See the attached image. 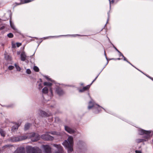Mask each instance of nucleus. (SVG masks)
Returning a JSON list of instances; mask_svg holds the SVG:
<instances>
[{"label": "nucleus", "mask_w": 153, "mask_h": 153, "mask_svg": "<svg viewBox=\"0 0 153 153\" xmlns=\"http://www.w3.org/2000/svg\"><path fill=\"white\" fill-rule=\"evenodd\" d=\"M40 137L37 134L32 133H30L29 135L14 136L10 138L9 140L11 142H18L25 140L28 138H30L32 141L35 142L38 140L39 139Z\"/></svg>", "instance_id": "1"}, {"label": "nucleus", "mask_w": 153, "mask_h": 153, "mask_svg": "<svg viewBox=\"0 0 153 153\" xmlns=\"http://www.w3.org/2000/svg\"><path fill=\"white\" fill-rule=\"evenodd\" d=\"M62 144L67 149L68 152V153H71L73 150V137L71 136H69L67 140H65L63 142Z\"/></svg>", "instance_id": "2"}, {"label": "nucleus", "mask_w": 153, "mask_h": 153, "mask_svg": "<svg viewBox=\"0 0 153 153\" xmlns=\"http://www.w3.org/2000/svg\"><path fill=\"white\" fill-rule=\"evenodd\" d=\"M27 153H42L40 149L37 147H32L29 146L26 147Z\"/></svg>", "instance_id": "3"}, {"label": "nucleus", "mask_w": 153, "mask_h": 153, "mask_svg": "<svg viewBox=\"0 0 153 153\" xmlns=\"http://www.w3.org/2000/svg\"><path fill=\"white\" fill-rule=\"evenodd\" d=\"M151 131H145L144 130L139 129H138V133L141 135H144V137L146 138H150Z\"/></svg>", "instance_id": "4"}, {"label": "nucleus", "mask_w": 153, "mask_h": 153, "mask_svg": "<svg viewBox=\"0 0 153 153\" xmlns=\"http://www.w3.org/2000/svg\"><path fill=\"white\" fill-rule=\"evenodd\" d=\"M89 105L88 107V109H90L93 107H94L95 108H97V109L98 111V112H96V113H97L99 112V108H103L102 107H100L99 105L96 104L93 101H90L89 103Z\"/></svg>", "instance_id": "5"}, {"label": "nucleus", "mask_w": 153, "mask_h": 153, "mask_svg": "<svg viewBox=\"0 0 153 153\" xmlns=\"http://www.w3.org/2000/svg\"><path fill=\"white\" fill-rule=\"evenodd\" d=\"M48 133V132H47L45 134L42 135L41 138L45 140H53L54 139L53 137L49 135Z\"/></svg>", "instance_id": "6"}, {"label": "nucleus", "mask_w": 153, "mask_h": 153, "mask_svg": "<svg viewBox=\"0 0 153 153\" xmlns=\"http://www.w3.org/2000/svg\"><path fill=\"white\" fill-rule=\"evenodd\" d=\"M41 148L43 149L44 153H51V149L49 145H42Z\"/></svg>", "instance_id": "7"}, {"label": "nucleus", "mask_w": 153, "mask_h": 153, "mask_svg": "<svg viewBox=\"0 0 153 153\" xmlns=\"http://www.w3.org/2000/svg\"><path fill=\"white\" fill-rule=\"evenodd\" d=\"M53 146L56 148L58 151L55 152V153H62L63 149L62 147L59 144H53Z\"/></svg>", "instance_id": "8"}, {"label": "nucleus", "mask_w": 153, "mask_h": 153, "mask_svg": "<svg viewBox=\"0 0 153 153\" xmlns=\"http://www.w3.org/2000/svg\"><path fill=\"white\" fill-rule=\"evenodd\" d=\"M43 84L44 86H47L48 87L49 89V91L51 93L50 96L52 97L53 95V90L52 88L51 87L52 85V83L50 82H45Z\"/></svg>", "instance_id": "9"}, {"label": "nucleus", "mask_w": 153, "mask_h": 153, "mask_svg": "<svg viewBox=\"0 0 153 153\" xmlns=\"http://www.w3.org/2000/svg\"><path fill=\"white\" fill-rule=\"evenodd\" d=\"M25 151L24 147L21 146L18 148L13 153H25Z\"/></svg>", "instance_id": "10"}, {"label": "nucleus", "mask_w": 153, "mask_h": 153, "mask_svg": "<svg viewBox=\"0 0 153 153\" xmlns=\"http://www.w3.org/2000/svg\"><path fill=\"white\" fill-rule=\"evenodd\" d=\"M64 128L65 130L70 134H73L75 132V131L74 129L71 128L68 126H65Z\"/></svg>", "instance_id": "11"}, {"label": "nucleus", "mask_w": 153, "mask_h": 153, "mask_svg": "<svg viewBox=\"0 0 153 153\" xmlns=\"http://www.w3.org/2000/svg\"><path fill=\"white\" fill-rule=\"evenodd\" d=\"M55 93L59 96H61L64 94V91L62 88L59 87H57L56 88Z\"/></svg>", "instance_id": "12"}, {"label": "nucleus", "mask_w": 153, "mask_h": 153, "mask_svg": "<svg viewBox=\"0 0 153 153\" xmlns=\"http://www.w3.org/2000/svg\"><path fill=\"white\" fill-rule=\"evenodd\" d=\"M21 123H15L12 128L11 131H12L15 132V131H17L19 126H20L21 125Z\"/></svg>", "instance_id": "13"}, {"label": "nucleus", "mask_w": 153, "mask_h": 153, "mask_svg": "<svg viewBox=\"0 0 153 153\" xmlns=\"http://www.w3.org/2000/svg\"><path fill=\"white\" fill-rule=\"evenodd\" d=\"M150 138H146V137H143V139H138L136 140V141L137 143H139L142 142H144L147 141Z\"/></svg>", "instance_id": "14"}, {"label": "nucleus", "mask_w": 153, "mask_h": 153, "mask_svg": "<svg viewBox=\"0 0 153 153\" xmlns=\"http://www.w3.org/2000/svg\"><path fill=\"white\" fill-rule=\"evenodd\" d=\"M27 57L26 55L25 52H22L21 55V59L22 61H25Z\"/></svg>", "instance_id": "15"}, {"label": "nucleus", "mask_w": 153, "mask_h": 153, "mask_svg": "<svg viewBox=\"0 0 153 153\" xmlns=\"http://www.w3.org/2000/svg\"><path fill=\"white\" fill-rule=\"evenodd\" d=\"M39 114L42 117L48 116H49L44 111H40Z\"/></svg>", "instance_id": "16"}, {"label": "nucleus", "mask_w": 153, "mask_h": 153, "mask_svg": "<svg viewBox=\"0 0 153 153\" xmlns=\"http://www.w3.org/2000/svg\"><path fill=\"white\" fill-rule=\"evenodd\" d=\"M42 93L43 94H47L48 93V88L45 87L42 90Z\"/></svg>", "instance_id": "17"}, {"label": "nucleus", "mask_w": 153, "mask_h": 153, "mask_svg": "<svg viewBox=\"0 0 153 153\" xmlns=\"http://www.w3.org/2000/svg\"><path fill=\"white\" fill-rule=\"evenodd\" d=\"M12 146L10 145H7L2 147V149L3 150L6 149H10L11 147H12Z\"/></svg>", "instance_id": "18"}, {"label": "nucleus", "mask_w": 153, "mask_h": 153, "mask_svg": "<svg viewBox=\"0 0 153 153\" xmlns=\"http://www.w3.org/2000/svg\"><path fill=\"white\" fill-rule=\"evenodd\" d=\"M0 134L1 136L4 137L5 136L6 133L2 129L0 128Z\"/></svg>", "instance_id": "19"}, {"label": "nucleus", "mask_w": 153, "mask_h": 153, "mask_svg": "<svg viewBox=\"0 0 153 153\" xmlns=\"http://www.w3.org/2000/svg\"><path fill=\"white\" fill-rule=\"evenodd\" d=\"M30 123H27L26 124H25V128L24 129L25 130H28L30 127Z\"/></svg>", "instance_id": "20"}, {"label": "nucleus", "mask_w": 153, "mask_h": 153, "mask_svg": "<svg viewBox=\"0 0 153 153\" xmlns=\"http://www.w3.org/2000/svg\"><path fill=\"white\" fill-rule=\"evenodd\" d=\"M90 86V85H88L85 87H83L82 88L83 90L84 91L88 89L89 88Z\"/></svg>", "instance_id": "21"}, {"label": "nucleus", "mask_w": 153, "mask_h": 153, "mask_svg": "<svg viewBox=\"0 0 153 153\" xmlns=\"http://www.w3.org/2000/svg\"><path fill=\"white\" fill-rule=\"evenodd\" d=\"M15 67L16 69V70L18 71H20L21 70V68L19 66L17 65L16 64H15Z\"/></svg>", "instance_id": "22"}, {"label": "nucleus", "mask_w": 153, "mask_h": 153, "mask_svg": "<svg viewBox=\"0 0 153 153\" xmlns=\"http://www.w3.org/2000/svg\"><path fill=\"white\" fill-rule=\"evenodd\" d=\"M10 25L11 27L14 30H16V28H15L14 25L10 21Z\"/></svg>", "instance_id": "23"}, {"label": "nucleus", "mask_w": 153, "mask_h": 153, "mask_svg": "<svg viewBox=\"0 0 153 153\" xmlns=\"http://www.w3.org/2000/svg\"><path fill=\"white\" fill-rule=\"evenodd\" d=\"M33 69L36 72H38L39 70V68L36 66L34 67Z\"/></svg>", "instance_id": "24"}, {"label": "nucleus", "mask_w": 153, "mask_h": 153, "mask_svg": "<svg viewBox=\"0 0 153 153\" xmlns=\"http://www.w3.org/2000/svg\"><path fill=\"white\" fill-rule=\"evenodd\" d=\"M45 78L47 80H48V81H51L52 82H53L54 81L52 80L51 78H49L48 76H45Z\"/></svg>", "instance_id": "25"}, {"label": "nucleus", "mask_w": 153, "mask_h": 153, "mask_svg": "<svg viewBox=\"0 0 153 153\" xmlns=\"http://www.w3.org/2000/svg\"><path fill=\"white\" fill-rule=\"evenodd\" d=\"M7 36L9 38H12L13 37V35L12 33H10L7 34Z\"/></svg>", "instance_id": "26"}, {"label": "nucleus", "mask_w": 153, "mask_h": 153, "mask_svg": "<svg viewBox=\"0 0 153 153\" xmlns=\"http://www.w3.org/2000/svg\"><path fill=\"white\" fill-rule=\"evenodd\" d=\"M26 72L28 74H30L31 73V71L29 69H28L26 70Z\"/></svg>", "instance_id": "27"}, {"label": "nucleus", "mask_w": 153, "mask_h": 153, "mask_svg": "<svg viewBox=\"0 0 153 153\" xmlns=\"http://www.w3.org/2000/svg\"><path fill=\"white\" fill-rule=\"evenodd\" d=\"M14 67L13 66L10 65L8 67V69L10 70H12L13 69Z\"/></svg>", "instance_id": "28"}, {"label": "nucleus", "mask_w": 153, "mask_h": 153, "mask_svg": "<svg viewBox=\"0 0 153 153\" xmlns=\"http://www.w3.org/2000/svg\"><path fill=\"white\" fill-rule=\"evenodd\" d=\"M42 86L41 84H39V85L38 88L39 90H41L42 88Z\"/></svg>", "instance_id": "29"}, {"label": "nucleus", "mask_w": 153, "mask_h": 153, "mask_svg": "<svg viewBox=\"0 0 153 153\" xmlns=\"http://www.w3.org/2000/svg\"><path fill=\"white\" fill-rule=\"evenodd\" d=\"M109 4H110V8H111V3H113L114 2V0H111V1L110 0H109Z\"/></svg>", "instance_id": "30"}, {"label": "nucleus", "mask_w": 153, "mask_h": 153, "mask_svg": "<svg viewBox=\"0 0 153 153\" xmlns=\"http://www.w3.org/2000/svg\"><path fill=\"white\" fill-rule=\"evenodd\" d=\"M16 44H13V43L12 44V47L13 48H15L16 47Z\"/></svg>", "instance_id": "31"}, {"label": "nucleus", "mask_w": 153, "mask_h": 153, "mask_svg": "<svg viewBox=\"0 0 153 153\" xmlns=\"http://www.w3.org/2000/svg\"><path fill=\"white\" fill-rule=\"evenodd\" d=\"M49 133L51 134H52L54 135L56 134V132H48Z\"/></svg>", "instance_id": "32"}, {"label": "nucleus", "mask_w": 153, "mask_h": 153, "mask_svg": "<svg viewBox=\"0 0 153 153\" xmlns=\"http://www.w3.org/2000/svg\"><path fill=\"white\" fill-rule=\"evenodd\" d=\"M16 45L17 46V47H18L21 45V43H16Z\"/></svg>", "instance_id": "33"}, {"label": "nucleus", "mask_w": 153, "mask_h": 153, "mask_svg": "<svg viewBox=\"0 0 153 153\" xmlns=\"http://www.w3.org/2000/svg\"><path fill=\"white\" fill-rule=\"evenodd\" d=\"M135 152L136 153H142L141 151H140L136 150Z\"/></svg>", "instance_id": "34"}, {"label": "nucleus", "mask_w": 153, "mask_h": 153, "mask_svg": "<svg viewBox=\"0 0 153 153\" xmlns=\"http://www.w3.org/2000/svg\"><path fill=\"white\" fill-rule=\"evenodd\" d=\"M4 28V27L2 26L0 27V30H1Z\"/></svg>", "instance_id": "35"}, {"label": "nucleus", "mask_w": 153, "mask_h": 153, "mask_svg": "<svg viewBox=\"0 0 153 153\" xmlns=\"http://www.w3.org/2000/svg\"><path fill=\"white\" fill-rule=\"evenodd\" d=\"M112 45L113 46V47L115 49V50L117 51L118 50L112 44Z\"/></svg>", "instance_id": "36"}, {"label": "nucleus", "mask_w": 153, "mask_h": 153, "mask_svg": "<svg viewBox=\"0 0 153 153\" xmlns=\"http://www.w3.org/2000/svg\"><path fill=\"white\" fill-rule=\"evenodd\" d=\"M120 56H122V57H124V56L122 54V53L120 52Z\"/></svg>", "instance_id": "37"}, {"label": "nucleus", "mask_w": 153, "mask_h": 153, "mask_svg": "<svg viewBox=\"0 0 153 153\" xmlns=\"http://www.w3.org/2000/svg\"><path fill=\"white\" fill-rule=\"evenodd\" d=\"M123 57V59H124V60L127 62V60L126 59V58H125L124 56V57Z\"/></svg>", "instance_id": "38"}, {"label": "nucleus", "mask_w": 153, "mask_h": 153, "mask_svg": "<svg viewBox=\"0 0 153 153\" xmlns=\"http://www.w3.org/2000/svg\"><path fill=\"white\" fill-rule=\"evenodd\" d=\"M79 92H83L84 91L83 90V88L82 89H80L79 90Z\"/></svg>", "instance_id": "39"}, {"label": "nucleus", "mask_w": 153, "mask_h": 153, "mask_svg": "<svg viewBox=\"0 0 153 153\" xmlns=\"http://www.w3.org/2000/svg\"><path fill=\"white\" fill-rule=\"evenodd\" d=\"M96 79H95L92 82H91V84L90 85H91V84H92V83L96 80Z\"/></svg>", "instance_id": "40"}, {"label": "nucleus", "mask_w": 153, "mask_h": 153, "mask_svg": "<svg viewBox=\"0 0 153 153\" xmlns=\"http://www.w3.org/2000/svg\"><path fill=\"white\" fill-rule=\"evenodd\" d=\"M96 79H95L92 82H91V84L90 85H91V84H92V83L96 80Z\"/></svg>", "instance_id": "41"}, {"label": "nucleus", "mask_w": 153, "mask_h": 153, "mask_svg": "<svg viewBox=\"0 0 153 153\" xmlns=\"http://www.w3.org/2000/svg\"><path fill=\"white\" fill-rule=\"evenodd\" d=\"M59 120V118L58 117H56L55 118V121H56V120Z\"/></svg>", "instance_id": "42"}, {"label": "nucleus", "mask_w": 153, "mask_h": 153, "mask_svg": "<svg viewBox=\"0 0 153 153\" xmlns=\"http://www.w3.org/2000/svg\"><path fill=\"white\" fill-rule=\"evenodd\" d=\"M127 62H128V63H129V64H130V65H131L132 66H133L134 67H135L132 65L129 61H127Z\"/></svg>", "instance_id": "43"}, {"label": "nucleus", "mask_w": 153, "mask_h": 153, "mask_svg": "<svg viewBox=\"0 0 153 153\" xmlns=\"http://www.w3.org/2000/svg\"><path fill=\"white\" fill-rule=\"evenodd\" d=\"M104 53H105V56L106 58V59H107V56H106V54H105V51H104Z\"/></svg>", "instance_id": "44"}, {"label": "nucleus", "mask_w": 153, "mask_h": 153, "mask_svg": "<svg viewBox=\"0 0 153 153\" xmlns=\"http://www.w3.org/2000/svg\"><path fill=\"white\" fill-rule=\"evenodd\" d=\"M117 52L120 53L121 52H120L119 50L117 51Z\"/></svg>", "instance_id": "45"}, {"label": "nucleus", "mask_w": 153, "mask_h": 153, "mask_svg": "<svg viewBox=\"0 0 153 153\" xmlns=\"http://www.w3.org/2000/svg\"><path fill=\"white\" fill-rule=\"evenodd\" d=\"M98 75H98V76L96 78H95V79H96L97 78Z\"/></svg>", "instance_id": "46"}, {"label": "nucleus", "mask_w": 153, "mask_h": 153, "mask_svg": "<svg viewBox=\"0 0 153 153\" xmlns=\"http://www.w3.org/2000/svg\"><path fill=\"white\" fill-rule=\"evenodd\" d=\"M117 60H120V58H117Z\"/></svg>", "instance_id": "47"}, {"label": "nucleus", "mask_w": 153, "mask_h": 153, "mask_svg": "<svg viewBox=\"0 0 153 153\" xmlns=\"http://www.w3.org/2000/svg\"><path fill=\"white\" fill-rule=\"evenodd\" d=\"M108 19L107 21V23H108Z\"/></svg>", "instance_id": "48"}, {"label": "nucleus", "mask_w": 153, "mask_h": 153, "mask_svg": "<svg viewBox=\"0 0 153 153\" xmlns=\"http://www.w3.org/2000/svg\"><path fill=\"white\" fill-rule=\"evenodd\" d=\"M47 37V38H49V37Z\"/></svg>", "instance_id": "49"}, {"label": "nucleus", "mask_w": 153, "mask_h": 153, "mask_svg": "<svg viewBox=\"0 0 153 153\" xmlns=\"http://www.w3.org/2000/svg\"><path fill=\"white\" fill-rule=\"evenodd\" d=\"M83 85V84H81V85Z\"/></svg>", "instance_id": "50"}, {"label": "nucleus", "mask_w": 153, "mask_h": 153, "mask_svg": "<svg viewBox=\"0 0 153 153\" xmlns=\"http://www.w3.org/2000/svg\"><path fill=\"white\" fill-rule=\"evenodd\" d=\"M52 37H53L54 36H51Z\"/></svg>", "instance_id": "51"}]
</instances>
